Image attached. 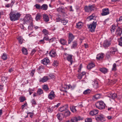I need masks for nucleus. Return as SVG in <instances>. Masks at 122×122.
I'll return each mask as SVG.
<instances>
[{
    "mask_svg": "<svg viewBox=\"0 0 122 122\" xmlns=\"http://www.w3.org/2000/svg\"><path fill=\"white\" fill-rule=\"evenodd\" d=\"M33 19L31 16H25L24 18L23 24H29L30 25L28 26V28L29 29L31 27H33Z\"/></svg>",
    "mask_w": 122,
    "mask_h": 122,
    "instance_id": "1",
    "label": "nucleus"
},
{
    "mask_svg": "<svg viewBox=\"0 0 122 122\" xmlns=\"http://www.w3.org/2000/svg\"><path fill=\"white\" fill-rule=\"evenodd\" d=\"M97 25V22L96 20L93 21L91 24L87 25L90 31L92 32L95 31V29Z\"/></svg>",
    "mask_w": 122,
    "mask_h": 122,
    "instance_id": "2",
    "label": "nucleus"
},
{
    "mask_svg": "<svg viewBox=\"0 0 122 122\" xmlns=\"http://www.w3.org/2000/svg\"><path fill=\"white\" fill-rule=\"evenodd\" d=\"M95 105L97 108L100 110L104 109L105 107V104L102 101L97 102L96 103Z\"/></svg>",
    "mask_w": 122,
    "mask_h": 122,
    "instance_id": "3",
    "label": "nucleus"
},
{
    "mask_svg": "<svg viewBox=\"0 0 122 122\" xmlns=\"http://www.w3.org/2000/svg\"><path fill=\"white\" fill-rule=\"evenodd\" d=\"M85 11L86 12H90L93 10L95 8L94 6L93 5L89 6H86L85 7Z\"/></svg>",
    "mask_w": 122,
    "mask_h": 122,
    "instance_id": "4",
    "label": "nucleus"
},
{
    "mask_svg": "<svg viewBox=\"0 0 122 122\" xmlns=\"http://www.w3.org/2000/svg\"><path fill=\"white\" fill-rule=\"evenodd\" d=\"M65 55L67 56L66 58L67 60L70 61L71 65L72 63V56L71 55L68 54L66 53H65Z\"/></svg>",
    "mask_w": 122,
    "mask_h": 122,
    "instance_id": "5",
    "label": "nucleus"
},
{
    "mask_svg": "<svg viewBox=\"0 0 122 122\" xmlns=\"http://www.w3.org/2000/svg\"><path fill=\"white\" fill-rule=\"evenodd\" d=\"M95 118L96 120L98 121H103L104 120L103 116L102 114H100L97 116H96Z\"/></svg>",
    "mask_w": 122,
    "mask_h": 122,
    "instance_id": "6",
    "label": "nucleus"
},
{
    "mask_svg": "<svg viewBox=\"0 0 122 122\" xmlns=\"http://www.w3.org/2000/svg\"><path fill=\"white\" fill-rule=\"evenodd\" d=\"M56 95L55 94L54 92L53 91H52L48 95V98L51 100L54 99Z\"/></svg>",
    "mask_w": 122,
    "mask_h": 122,
    "instance_id": "7",
    "label": "nucleus"
},
{
    "mask_svg": "<svg viewBox=\"0 0 122 122\" xmlns=\"http://www.w3.org/2000/svg\"><path fill=\"white\" fill-rule=\"evenodd\" d=\"M108 97L112 99H114L117 97V96L116 94L115 93H110L108 94Z\"/></svg>",
    "mask_w": 122,
    "mask_h": 122,
    "instance_id": "8",
    "label": "nucleus"
},
{
    "mask_svg": "<svg viewBox=\"0 0 122 122\" xmlns=\"http://www.w3.org/2000/svg\"><path fill=\"white\" fill-rule=\"evenodd\" d=\"M74 38V37L73 35L71 33H69L68 41V44H70Z\"/></svg>",
    "mask_w": 122,
    "mask_h": 122,
    "instance_id": "9",
    "label": "nucleus"
},
{
    "mask_svg": "<svg viewBox=\"0 0 122 122\" xmlns=\"http://www.w3.org/2000/svg\"><path fill=\"white\" fill-rule=\"evenodd\" d=\"M122 33V29L119 27H118L117 30L116 32V34L117 36H120Z\"/></svg>",
    "mask_w": 122,
    "mask_h": 122,
    "instance_id": "10",
    "label": "nucleus"
},
{
    "mask_svg": "<svg viewBox=\"0 0 122 122\" xmlns=\"http://www.w3.org/2000/svg\"><path fill=\"white\" fill-rule=\"evenodd\" d=\"M81 117L79 116L74 117L71 118V122H77L78 120H81Z\"/></svg>",
    "mask_w": 122,
    "mask_h": 122,
    "instance_id": "11",
    "label": "nucleus"
},
{
    "mask_svg": "<svg viewBox=\"0 0 122 122\" xmlns=\"http://www.w3.org/2000/svg\"><path fill=\"white\" fill-rule=\"evenodd\" d=\"M20 16H10V20L14 21L18 20L20 17Z\"/></svg>",
    "mask_w": 122,
    "mask_h": 122,
    "instance_id": "12",
    "label": "nucleus"
},
{
    "mask_svg": "<svg viewBox=\"0 0 122 122\" xmlns=\"http://www.w3.org/2000/svg\"><path fill=\"white\" fill-rule=\"evenodd\" d=\"M50 62L49 60L47 58H45L41 61V63L43 64L46 65Z\"/></svg>",
    "mask_w": 122,
    "mask_h": 122,
    "instance_id": "13",
    "label": "nucleus"
},
{
    "mask_svg": "<svg viewBox=\"0 0 122 122\" xmlns=\"http://www.w3.org/2000/svg\"><path fill=\"white\" fill-rule=\"evenodd\" d=\"M110 44V41L106 40L104 41L103 44V46L105 47H107L109 46Z\"/></svg>",
    "mask_w": 122,
    "mask_h": 122,
    "instance_id": "14",
    "label": "nucleus"
},
{
    "mask_svg": "<svg viewBox=\"0 0 122 122\" xmlns=\"http://www.w3.org/2000/svg\"><path fill=\"white\" fill-rule=\"evenodd\" d=\"M68 108V105L64 106L60 108L59 110L60 112H62L64 111H65Z\"/></svg>",
    "mask_w": 122,
    "mask_h": 122,
    "instance_id": "15",
    "label": "nucleus"
},
{
    "mask_svg": "<svg viewBox=\"0 0 122 122\" xmlns=\"http://www.w3.org/2000/svg\"><path fill=\"white\" fill-rule=\"evenodd\" d=\"M102 15H106L109 14L108 9H105L102 10Z\"/></svg>",
    "mask_w": 122,
    "mask_h": 122,
    "instance_id": "16",
    "label": "nucleus"
},
{
    "mask_svg": "<svg viewBox=\"0 0 122 122\" xmlns=\"http://www.w3.org/2000/svg\"><path fill=\"white\" fill-rule=\"evenodd\" d=\"M111 51H110V53L111 55H113L115 54V52L117 51V49L112 47L111 49Z\"/></svg>",
    "mask_w": 122,
    "mask_h": 122,
    "instance_id": "17",
    "label": "nucleus"
},
{
    "mask_svg": "<svg viewBox=\"0 0 122 122\" xmlns=\"http://www.w3.org/2000/svg\"><path fill=\"white\" fill-rule=\"evenodd\" d=\"M98 112V110H93L90 112V115L92 116L95 115Z\"/></svg>",
    "mask_w": 122,
    "mask_h": 122,
    "instance_id": "18",
    "label": "nucleus"
},
{
    "mask_svg": "<svg viewBox=\"0 0 122 122\" xmlns=\"http://www.w3.org/2000/svg\"><path fill=\"white\" fill-rule=\"evenodd\" d=\"M48 78L47 76H44L42 78H41L39 80L40 82H44L47 81Z\"/></svg>",
    "mask_w": 122,
    "mask_h": 122,
    "instance_id": "19",
    "label": "nucleus"
},
{
    "mask_svg": "<svg viewBox=\"0 0 122 122\" xmlns=\"http://www.w3.org/2000/svg\"><path fill=\"white\" fill-rule=\"evenodd\" d=\"M83 25V24L81 22H79L76 24V28L79 29L81 28Z\"/></svg>",
    "mask_w": 122,
    "mask_h": 122,
    "instance_id": "20",
    "label": "nucleus"
},
{
    "mask_svg": "<svg viewBox=\"0 0 122 122\" xmlns=\"http://www.w3.org/2000/svg\"><path fill=\"white\" fill-rule=\"evenodd\" d=\"M95 66V65L93 63L89 64L87 66V68L88 69H91Z\"/></svg>",
    "mask_w": 122,
    "mask_h": 122,
    "instance_id": "21",
    "label": "nucleus"
},
{
    "mask_svg": "<svg viewBox=\"0 0 122 122\" xmlns=\"http://www.w3.org/2000/svg\"><path fill=\"white\" fill-rule=\"evenodd\" d=\"M86 73L84 72H83L80 74H79L78 76V78L80 79H81L82 78V77L85 75Z\"/></svg>",
    "mask_w": 122,
    "mask_h": 122,
    "instance_id": "22",
    "label": "nucleus"
},
{
    "mask_svg": "<svg viewBox=\"0 0 122 122\" xmlns=\"http://www.w3.org/2000/svg\"><path fill=\"white\" fill-rule=\"evenodd\" d=\"M100 71L102 73L105 74L108 71V70L106 68H100Z\"/></svg>",
    "mask_w": 122,
    "mask_h": 122,
    "instance_id": "23",
    "label": "nucleus"
},
{
    "mask_svg": "<svg viewBox=\"0 0 122 122\" xmlns=\"http://www.w3.org/2000/svg\"><path fill=\"white\" fill-rule=\"evenodd\" d=\"M104 57L103 54H99L97 55V59L98 60H100L102 59Z\"/></svg>",
    "mask_w": 122,
    "mask_h": 122,
    "instance_id": "24",
    "label": "nucleus"
},
{
    "mask_svg": "<svg viewBox=\"0 0 122 122\" xmlns=\"http://www.w3.org/2000/svg\"><path fill=\"white\" fill-rule=\"evenodd\" d=\"M43 93V91L42 90L41 88H39L37 91V95H40Z\"/></svg>",
    "mask_w": 122,
    "mask_h": 122,
    "instance_id": "25",
    "label": "nucleus"
},
{
    "mask_svg": "<svg viewBox=\"0 0 122 122\" xmlns=\"http://www.w3.org/2000/svg\"><path fill=\"white\" fill-rule=\"evenodd\" d=\"M21 51L24 54L27 55L28 54L27 50L25 48L23 47Z\"/></svg>",
    "mask_w": 122,
    "mask_h": 122,
    "instance_id": "26",
    "label": "nucleus"
},
{
    "mask_svg": "<svg viewBox=\"0 0 122 122\" xmlns=\"http://www.w3.org/2000/svg\"><path fill=\"white\" fill-rule=\"evenodd\" d=\"M48 6L46 4H44L41 6V9L44 10H46L47 9Z\"/></svg>",
    "mask_w": 122,
    "mask_h": 122,
    "instance_id": "27",
    "label": "nucleus"
},
{
    "mask_svg": "<svg viewBox=\"0 0 122 122\" xmlns=\"http://www.w3.org/2000/svg\"><path fill=\"white\" fill-rule=\"evenodd\" d=\"M101 97V94H98L95 95L93 97L95 99H97L100 98Z\"/></svg>",
    "mask_w": 122,
    "mask_h": 122,
    "instance_id": "28",
    "label": "nucleus"
},
{
    "mask_svg": "<svg viewBox=\"0 0 122 122\" xmlns=\"http://www.w3.org/2000/svg\"><path fill=\"white\" fill-rule=\"evenodd\" d=\"M49 54L51 56L54 57L56 56V53L55 51H51L50 52Z\"/></svg>",
    "mask_w": 122,
    "mask_h": 122,
    "instance_id": "29",
    "label": "nucleus"
},
{
    "mask_svg": "<svg viewBox=\"0 0 122 122\" xmlns=\"http://www.w3.org/2000/svg\"><path fill=\"white\" fill-rule=\"evenodd\" d=\"M60 41L61 44L63 45H66L67 42V41L63 39H61Z\"/></svg>",
    "mask_w": 122,
    "mask_h": 122,
    "instance_id": "30",
    "label": "nucleus"
},
{
    "mask_svg": "<svg viewBox=\"0 0 122 122\" xmlns=\"http://www.w3.org/2000/svg\"><path fill=\"white\" fill-rule=\"evenodd\" d=\"M70 112L69 111L66 110L64 113V115L65 117H67L70 115Z\"/></svg>",
    "mask_w": 122,
    "mask_h": 122,
    "instance_id": "31",
    "label": "nucleus"
},
{
    "mask_svg": "<svg viewBox=\"0 0 122 122\" xmlns=\"http://www.w3.org/2000/svg\"><path fill=\"white\" fill-rule=\"evenodd\" d=\"M77 42L76 41H74L73 42V44L71 46L72 49L74 48H76L77 46Z\"/></svg>",
    "mask_w": 122,
    "mask_h": 122,
    "instance_id": "32",
    "label": "nucleus"
},
{
    "mask_svg": "<svg viewBox=\"0 0 122 122\" xmlns=\"http://www.w3.org/2000/svg\"><path fill=\"white\" fill-rule=\"evenodd\" d=\"M76 107L75 106H73L70 107L71 111L73 112H77V110L76 108Z\"/></svg>",
    "mask_w": 122,
    "mask_h": 122,
    "instance_id": "33",
    "label": "nucleus"
},
{
    "mask_svg": "<svg viewBox=\"0 0 122 122\" xmlns=\"http://www.w3.org/2000/svg\"><path fill=\"white\" fill-rule=\"evenodd\" d=\"M42 88L45 91H47L49 90V88L47 85H44L42 86Z\"/></svg>",
    "mask_w": 122,
    "mask_h": 122,
    "instance_id": "34",
    "label": "nucleus"
},
{
    "mask_svg": "<svg viewBox=\"0 0 122 122\" xmlns=\"http://www.w3.org/2000/svg\"><path fill=\"white\" fill-rule=\"evenodd\" d=\"M57 11L60 13H64V10L61 8L60 7L57 8Z\"/></svg>",
    "mask_w": 122,
    "mask_h": 122,
    "instance_id": "35",
    "label": "nucleus"
},
{
    "mask_svg": "<svg viewBox=\"0 0 122 122\" xmlns=\"http://www.w3.org/2000/svg\"><path fill=\"white\" fill-rule=\"evenodd\" d=\"M10 15H20V14L18 12L16 13L15 12H11L10 14Z\"/></svg>",
    "mask_w": 122,
    "mask_h": 122,
    "instance_id": "36",
    "label": "nucleus"
},
{
    "mask_svg": "<svg viewBox=\"0 0 122 122\" xmlns=\"http://www.w3.org/2000/svg\"><path fill=\"white\" fill-rule=\"evenodd\" d=\"M17 39H18V40L19 41V42L20 44H21L22 43L23 41V39L22 38L21 36H20Z\"/></svg>",
    "mask_w": 122,
    "mask_h": 122,
    "instance_id": "37",
    "label": "nucleus"
},
{
    "mask_svg": "<svg viewBox=\"0 0 122 122\" xmlns=\"http://www.w3.org/2000/svg\"><path fill=\"white\" fill-rule=\"evenodd\" d=\"M44 67L42 66H40L38 69V72H41L43 71L44 69Z\"/></svg>",
    "mask_w": 122,
    "mask_h": 122,
    "instance_id": "38",
    "label": "nucleus"
},
{
    "mask_svg": "<svg viewBox=\"0 0 122 122\" xmlns=\"http://www.w3.org/2000/svg\"><path fill=\"white\" fill-rule=\"evenodd\" d=\"M95 16H89L87 18V21H90L92 19L93 20L95 19V18H94Z\"/></svg>",
    "mask_w": 122,
    "mask_h": 122,
    "instance_id": "39",
    "label": "nucleus"
},
{
    "mask_svg": "<svg viewBox=\"0 0 122 122\" xmlns=\"http://www.w3.org/2000/svg\"><path fill=\"white\" fill-rule=\"evenodd\" d=\"M91 92V91L89 89H87L83 93L85 95L88 94Z\"/></svg>",
    "mask_w": 122,
    "mask_h": 122,
    "instance_id": "40",
    "label": "nucleus"
},
{
    "mask_svg": "<svg viewBox=\"0 0 122 122\" xmlns=\"http://www.w3.org/2000/svg\"><path fill=\"white\" fill-rule=\"evenodd\" d=\"M44 20L46 22H48L49 21V18L48 16H43Z\"/></svg>",
    "mask_w": 122,
    "mask_h": 122,
    "instance_id": "41",
    "label": "nucleus"
},
{
    "mask_svg": "<svg viewBox=\"0 0 122 122\" xmlns=\"http://www.w3.org/2000/svg\"><path fill=\"white\" fill-rule=\"evenodd\" d=\"M112 28L110 29V30L111 32L113 33L115 31L116 26L114 25H112Z\"/></svg>",
    "mask_w": 122,
    "mask_h": 122,
    "instance_id": "42",
    "label": "nucleus"
},
{
    "mask_svg": "<svg viewBox=\"0 0 122 122\" xmlns=\"http://www.w3.org/2000/svg\"><path fill=\"white\" fill-rule=\"evenodd\" d=\"M42 32L45 35L49 34L48 31L46 29H45L43 30Z\"/></svg>",
    "mask_w": 122,
    "mask_h": 122,
    "instance_id": "43",
    "label": "nucleus"
},
{
    "mask_svg": "<svg viewBox=\"0 0 122 122\" xmlns=\"http://www.w3.org/2000/svg\"><path fill=\"white\" fill-rule=\"evenodd\" d=\"M2 58L4 60H5L7 59V56L6 54L5 53H4L3 54V55L2 57Z\"/></svg>",
    "mask_w": 122,
    "mask_h": 122,
    "instance_id": "44",
    "label": "nucleus"
},
{
    "mask_svg": "<svg viewBox=\"0 0 122 122\" xmlns=\"http://www.w3.org/2000/svg\"><path fill=\"white\" fill-rule=\"evenodd\" d=\"M117 70L116 65V63H114L113 65L112 70L113 71H116Z\"/></svg>",
    "mask_w": 122,
    "mask_h": 122,
    "instance_id": "45",
    "label": "nucleus"
},
{
    "mask_svg": "<svg viewBox=\"0 0 122 122\" xmlns=\"http://www.w3.org/2000/svg\"><path fill=\"white\" fill-rule=\"evenodd\" d=\"M37 51V50L36 49H33L32 50L30 53V55L31 56H32Z\"/></svg>",
    "mask_w": 122,
    "mask_h": 122,
    "instance_id": "46",
    "label": "nucleus"
},
{
    "mask_svg": "<svg viewBox=\"0 0 122 122\" xmlns=\"http://www.w3.org/2000/svg\"><path fill=\"white\" fill-rule=\"evenodd\" d=\"M34 6L37 9H41V6H40V5L38 4H36Z\"/></svg>",
    "mask_w": 122,
    "mask_h": 122,
    "instance_id": "47",
    "label": "nucleus"
},
{
    "mask_svg": "<svg viewBox=\"0 0 122 122\" xmlns=\"http://www.w3.org/2000/svg\"><path fill=\"white\" fill-rule=\"evenodd\" d=\"M94 85L96 88H97L98 87V82L97 81H94Z\"/></svg>",
    "mask_w": 122,
    "mask_h": 122,
    "instance_id": "48",
    "label": "nucleus"
},
{
    "mask_svg": "<svg viewBox=\"0 0 122 122\" xmlns=\"http://www.w3.org/2000/svg\"><path fill=\"white\" fill-rule=\"evenodd\" d=\"M61 22L62 23H63V25H65L68 22V21L67 20H66L64 19H62Z\"/></svg>",
    "mask_w": 122,
    "mask_h": 122,
    "instance_id": "49",
    "label": "nucleus"
},
{
    "mask_svg": "<svg viewBox=\"0 0 122 122\" xmlns=\"http://www.w3.org/2000/svg\"><path fill=\"white\" fill-rule=\"evenodd\" d=\"M43 39H44V41H49V37L48 36H46L45 35V36H44L43 38Z\"/></svg>",
    "mask_w": 122,
    "mask_h": 122,
    "instance_id": "50",
    "label": "nucleus"
},
{
    "mask_svg": "<svg viewBox=\"0 0 122 122\" xmlns=\"http://www.w3.org/2000/svg\"><path fill=\"white\" fill-rule=\"evenodd\" d=\"M58 119L60 120H62V117L61 116V115L60 114H57L56 115Z\"/></svg>",
    "mask_w": 122,
    "mask_h": 122,
    "instance_id": "51",
    "label": "nucleus"
},
{
    "mask_svg": "<svg viewBox=\"0 0 122 122\" xmlns=\"http://www.w3.org/2000/svg\"><path fill=\"white\" fill-rule=\"evenodd\" d=\"M85 122H92V119L91 118H87L85 120Z\"/></svg>",
    "mask_w": 122,
    "mask_h": 122,
    "instance_id": "52",
    "label": "nucleus"
},
{
    "mask_svg": "<svg viewBox=\"0 0 122 122\" xmlns=\"http://www.w3.org/2000/svg\"><path fill=\"white\" fill-rule=\"evenodd\" d=\"M119 45L120 46H122V37H121L119 40Z\"/></svg>",
    "mask_w": 122,
    "mask_h": 122,
    "instance_id": "53",
    "label": "nucleus"
},
{
    "mask_svg": "<svg viewBox=\"0 0 122 122\" xmlns=\"http://www.w3.org/2000/svg\"><path fill=\"white\" fill-rule=\"evenodd\" d=\"M53 66H56L58 65V62L56 61H55L53 64Z\"/></svg>",
    "mask_w": 122,
    "mask_h": 122,
    "instance_id": "54",
    "label": "nucleus"
},
{
    "mask_svg": "<svg viewBox=\"0 0 122 122\" xmlns=\"http://www.w3.org/2000/svg\"><path fill=\"white\" fill-rule=\"evenodd\" d=\"M45 43V42L44 41V39H43L40 40L39 41V42L38 43L39 44H43Z\"/></svg>",
    "mask_w": 122,
    "mask_h": 122,
    "instance_id": "55",
    "label": "nucleus"
},
{
    "mask_svg": "<svg viewBox=\"0 0 122 122\" xmlns=\"http://www.w3.org/2000/svg\"><path fill=\"white\" fill-rule=\"evenodd\" d=\"M20 102H22L24 101L26 99L25 98V97H20Z\"/></svg>",
    "mask_w": 122,
    "mask_h": 122,
    "instance_id": "56",
    "label": "nucleus"
},
{
    "mask_svg": "<svg viewBox=\"0 0 122 122\" xmlns=\"http://www.w3.org/2000/svg\"><path fill=\"white\" fill-rule=\"evenodd\" d=\"M35 70H33L30 73V75L31 76H33L34 75V74L35 73Z\"/></svg>",
    "mask_w": 122,
    "mask_h": 122,
    "instance_id": "57",
    "label": "nucleus"
},
{
    "mask_svg": "<svg viewBox=\"0 0 122 122\" xmlns=\"http://www.w3.org/2000/svg\"><path fill=\"white\" fill-rule=\"evenodd\" d=\"M41 16H36V20L38 21L40 20L41 18Z\"/></svg>",
    "mask_w": 122,
    "mask_h": 122,
    "instance_id": "58",
    "label": "nucleus"
},
{
    "mask_svg": "<svg viewBox=\"0 0 122 122\" xmlns=\"http://www.w3.org/2000/svg\"><path fill=\"white\" fill-rule=\"evenodd\" d=\"M55 39V38H52L51 39H49V43L53 42L54 41Z\"/></svg>",
    "mask_w": 122,
    "mask_h": 122,
    "instance_id": "59",
    "label": "nucleus"
},
{
    "mask_svg": "<svg viewBox=\"0 0 122 122\" xmlns=\"http://www.w3.org/2000/svg\"><path fill=\"white\" fill-rule=\"evenodd\" d=\"M56 20L57 22H61V20H62V19H61L59 17H57L56 18Z\"/></svg>",
    "mask_w": 122,
    "mask_h": 122,
    "instance_id": "60",
    "label": "nucleus"
},
{
    "mask_svg": "<svg viewBox=\"0 0 122 122\" xmlns=\"http://www.w3.org/2000/svg\"><path fill=\"white\" fill-rule=\"evenodd\" d=\"M47 108L48 110V112H51L53 111V109H52V108H50L49 107H47Z\"/></svg>",
    "mask_w": 122,
    "mask_h": 122,
    "instance_id": "61",
    "label": "nucleus"
},
{
    "mask_svg": "<svg viewBox=\"0 0 122 122\" xmlns=\"http://www.w3.org/2000/svg\"><path fill=\"white\" fill-rule=\"evenodd\" d=\"M27 104L26 103H24L23 105L21 106L22 109H23L24 107L27 106Z\"/></svg>",
    "mask_w": 122,
    "mask_h": 122,
    "instance_id": "62",
    "label": "nucleus"
},
{
    "mask_svg": "<svg viewBox=\"0 0 122 122\" xmlns=\"http://www.w3.org/2000/svg\"><path fill=\"white\" fill-rule=\"evenodd\" d=\"M31 102L32 104L36 105V102L35 100L34 99H33L32 100Z\"/></svg>",
    "mask_w": 122,
    "mask_h": 122,
    "instance_id": "63",
    "label": "nucleus"
},
{
    "mask_svg": "<svg viewBox=\"0 0 122 122\" xmlns=\"http://www.w3.org/2000/svg\"><path fill=\"white\" fill-rule=\"evenodd\" d=\"M116 21L117 22H118L119 21H122V16L120 17L119 19H117Z\"/></svg>",
    "mask_w": 122,
    "mask_h": 122,
    "instance_id": "64",
    "label": "nucleus"
}]
</instances>
